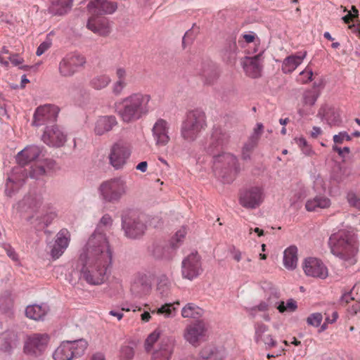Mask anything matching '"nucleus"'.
Instances as JSON below:
<instances>
[{
    "instance_id": "nucleus-19",
    "label": "nucleus",
    "mask_w": 360,
    "mask_h": 360,
    "mask_svg": "<svg viewBox=\"0 0 360 360\" xmlns=\"http://www.w3.org/2000/svg\"><path fill=\"white\" fill-rule=\"evenodd\" d=\"M264 199L262 188L250 187L240 193V204L248 209H255L260 205Z\"/></svg>"
},
{
    "instance_id": "nucleus-55",
    "label": "nucleus",
    "mask_w": 360,
    "mask_h": 360,
    "mask_svg": "<svg viewBox=\"0 0 360 360\" xmlns=\"http://www.w3.org/2000/svg\"><path fill=\"white\" fill-rule=\"evenodd\" d=\"M279 297L280 294L278 291L275 288L271 289L267 299V302L270 307L277 308V306L281 302V301H279Z\"/></svg>"
},
{
    "instance_id": "nucleus-48",
    "label": "nucleus",
    "mask_w": 360,
    "mask_h": 360,
    "mask_svg": "<svg viewBox=\"0 0 360 360\" xmlns=\"http://www.w3.org/2000/svg\"><path fill=\"white\" fill-rule=\"evenodd\" d=\"M157 291L162 297H167L169 294L170 281L165 275H162L159 277L157 285Z\"/></svg>"
},
{
    "instance_id": "nucleus-58",
    "label": "nucleus",
    "mask_w": 360,
    "mask_h": 360,
    "mask_svg": "<svg viewBox=\"0 0 360 360\" xmlns=\"http://www.w3.org/2000/svg\"><path fill=\"white\" fill-rule=\"evenodd\" d=\"M333 141L335 144H341L344 141H351L352 137L346 131H340L338 134L333 136Z\"/></svg>"
},
{
    "instance_id": "nucleus-2",
    "label": "nucleus",
    "mask_w": 360,
    "mask_h": 360,
    "mask_svg": "<svg viewBox=\"0 0 360 360\" xmlns=\"http://www.w3.org/2000/svg\"><path fill=\"white\" fill-rule=\"evenodd\" d=\"M328 245L332 254L342 260L345 266L357 262L359 240L354 228L347 226L333 233L329 238Z\"/></svg>"
},
{
    "instance_id": "nucleus-27",
    "label": "nucleus",
    "mask_w": 360,
    "mask_h": 360,
    "mask_svg": "<svg viewBox=\"0 0 360 360\" xmlns=\"http://www.w3.org/2000/svg\"><path fill=\"white\" fill-rule=\"evenodd\" d=\"M56 162L52 159H39L34 162L29 169V177L38 179L46 174L48 170L54 168Z\"/></svg>"
},
{
    "instance_id": "nucleus-16",
    "label": "nucleus",
    "mask_w": 360,
    "mask_h": 360,
    "mask_svg": "<svg viewBox=\"0 0 360 360\" xmlns=\"http://www.w3.org/2000/svg\"><path fill=\"white\" fill-rule=\"evenodd\" d=\"M122 226L125 236L130 238H137L143 236L146 230L143 220L135 215L123 216Z\"/></svg>"
},
{
    "instance_id": "nucleus-31",
    "label": "nucleus",
    "mask_w": 360,
    "mask_h": 360,
    "mask_svg": "<svg viewBox=\"0 0 360 360\" xmlns=\"http://www.w3.org/2000/svg\"><path fill=\"white\" fill-rule=\"evenodd\" d=\"M319 96V93L314 89L304 91L302 96V106L298 109V114L302 117L313 114L311 108Z\"/></svg>"
},
{
    "instance_id": "nucleus-34",
    "label": "nucleus",
    "mask_w": 360,
    "mask_h": 360,
    "mask_svg": "<svg viewBox=\"0 0 360 360\" xmlns=\"http://www.w3.org/2000/svg\"><path fill=\"white\" fill-rule=\"evenodd\" d=\"M86 27L93 32L102 36H105L110 32L108 23L105 18L89 17Z\"/></svg>"
},
{
    "instance_id": "nucleus-32",
    "label": "nucleus",
    "mask_w": 360,
    "mask_h": 360,
    "mask_svg": "<svg viewBox=\"0 0 360 360\" xmlns=\"http://www.w3.org/2000/svg\"><path fill=\"white\" fill-rule=\"evenodd\" d=\"M115 77L116 80L112 84L111 90L113 95L118 96L128 85L127 70L124 68L117 67L115 70Z\"/></svg>"
},
{
    "instance_id": "nucleus-7",
    "label": "nucleus",
    "mask_w": 360,
    "mask_h": 360,
    "mask_svg": "<svg viewBox=\"0 0 360 360\" xmlns=\"http://www.w3.org/2000/svg\"><path fill=\"white\" fill-rule=\"evenodd\" d=\"M127 181L122 177L103 182L99 186L101 198L106 202H118L128 192Z\"/></svg>"
},
{
    "instance_id": "nucleus-15",
    "label": "nucleus",
    "mask_w": 360,
    "mask_h": 360,
    "mask_svg": "<svg viewBox=\"0 0 360 360\" xmlns=\"http://www.w3.org/2000/svg\"><path fill=\"white\" fill-rule=\"evenodd\" d=\"M25 166L18 165L11 170L6 184L5 193L7 196L11 197L29 176V172Z\"/></svg>"
},
{
    "instance_id": "nucleus-18",
    "label": "nucleus",
    "mask_w": 360,
    "mask_h": 360,
    "mask_svg": "<svg viewBox=\"0 0 360 360\" xmlns=\"http://www.w3.org/2000/svg\"><path fill=\"white\" fill-rule=\"evenodd\" d=\"M304 274L307 276L325 279L328 275V271L323 262L316 257H308L302 264Z\"/></svg>"
},
{
    "instance_id": "nucleus-36",
    "label": "nucleus",
    "mask_w": 360,
    "mask_h": 360,
    "mask_svg": "<svg viewBox=\"0 0 360 360\" xmlns=\"http://www.w3.org/2000/svg\"><path fill=\"white\" fill-rule=\"evenodd\" d=\"M49 311V307L46 304H31L25 309V316L34 321L43 320Z\"/></svg>"
},
{
    "instance_id": "nucleus-24",
    "label": "nucleus",
    "mask_w": 360,
    "mask_h": 360,
    "mask_svg": "<svg viewBox=\"0 0 360 360\" xmlns=\"http://www.w3.org/2000/svg\"><path fill=\"white\" fill-rule=\"evenodd\" d=\"M151 289V282L148 276L143 273H136L131 283L130 290L136 297L148 294Z\"/></svg>"
},
{
    "instance_id": "nucleus-8",
    "label": "nucleus",
    "mask_w": 360,
    "mask_h": 360,
    "mask_svg": "<svg viewBox=\"0 0 360 360\" xmlns=\"http://www.w3.org/2000/svg\"><path fill=\"white\" fill-rule=\"evenodd\" d=\"M88 347L86 340H64L53 352V360H73L84 354Z\"/></svg>"
},
{
    "instance_id": "nucleus-17",
    "label": "nucleus",
    "mask_w": 360,
    "mask_h": 360,
    "mask_svg": "<svg viewBox=\"0 0 360 360\" xmlns=\"http://www.w3.org/2000/svg\"><path fill=\"white\" fill-rule=\"evenodd\" d=\"M229 135L224 129L219 127H214L207 147L208 153L214 155L221 151L229 144Z\"/></svg>"
},
{
    "instance_id": "nucleus-30",
    "label": "nucleus",
    "mask_w": 360,
    "mask_h": 360,
    "mask_svg": "<svg viewBox=\"0 0 360 360\" xmlns=\"http://www.w3.org/2000/svg\"><path fill=\"white\" fill-rule=\"evenodd\" d=\"M117 124L118 122L114 115L100 116L94 124V134L96 136H102L110 131Z\"/></svg>"
},
{
    "instance_id": "nucleus-22",
    "label": "nucleus",
    "mask_w": 360,
    "mask_h": 360,
    "mask_svg": "<svg viewBox=\"0 0 360 360\" xmlns=\"http://www.w3.org/2000/svg\"><path fill=\"white\" fill-rule=\"evenodd\" d=\"M41 140L49 146L60 147L66 141V135L57 125L46 126Z\"/></svg>"
},
{
    "instance_id": "nucleus-37",
    "label": "nucleus",
    "mask_w": 360,
    "mask_h": 360,
    "mask_svg": "<svg viewBox=\"0 0 360 360\" xmlns=\"http://www.w3.org/2000/svg\"><path fill=\"white\" fill-rule=\"evenodd\" d=\"M175 250L176 248H173L171 243L169 245L157 243L152 246L150 252L156 259H171L174 255Z\"/></svg>"
},
{
    "instance_id": "nucleus-56",
    "label": "nucleus",
    "mask_w": 360,
    "mask_h": 360,
    "mask_svg": "<svg viewBox=\"0 0 360 360\" xmlns=\"http://www.w3.org/2000/svg\"><path fill=\"white\" fill-rule=\"evenodd\" d=\"M158 314H163L165 317L173 316L175 314V308L172 304H165L158 309Z\"/></svg>"
},
{
    "instance_id": "nucleus-13",
    "label": "nucleus",
    "mask_w": 360,
    "mask_h": 360,
    "mask_svg": "<svg viewBox=\"0 0 360 360\" xmlns=\"http://www.w3.org/2000/svg\"><path fill=\"white\" fill-rule=\"evenodd\" d=\"M131 153V148L127 145L122 143L113 144L108 155L110 165L117 170L122 169Z\"/></svg>"
},
{
    "instance_id": "nucleus-38",
    "label": "nucleus",
    "mask_w": 360,
    "mask_h": 360,
    "mask_svg": "<svg viewBox=\"0 0 360 360\" xmlns=\"http://www.w3.org/2000/svg\"><path fill=\"white\" fill-rule=\"evenodd\" d=\"M112 224V217L108 214H104L102 218L100 219L99 223L97 225V227L94 232L90 236L88 240H90L93 237L98 239L100 236H102L107 243L108 247L110 246L109 241L108 238L106 237L105 233H104V230L103 228H110Z\"/></svg>"
},
{
    "instance_id": "nucleus-54",
    "label": "nucleus",
    "mask_w": 360,
    "mask_h": 360,
    "mask_svg": "<svg viewBox=\"0 0 360 360\" xmlns=\"http://www.w3.org/2000/svg\"><path fill=\"white\" fill-rule=\"evenodd\" d=\"M313 71L309 67H306V68L302 70L297 77V81L302 84H307L312 80Z\"/></svg>"
},
{
    "instance_id": "nucleus-62",
    "label": "nucleus",
    "mask_w": 360,
    "mask_h": 360,
    "mask_svg": "<svg viewBox=\"0 0 360 360\" xmlns=\"http://www.w3.org/2000/svg\"><path fill=\"white\" fill-rule=\"evenodd\" d=\"M51 46V41L48 39L44 41H43L40 45L38 46L36 54L37 56H41L43 53H44Z\"/></svg>"
},
{
    "instance_id": "nucleus-63",
    "label": "nucleus",
    "mask_w": 360,
    "mask_h": 360,
    "mask_svg": "<svg viewBox=\"0 0 360 360\" xmlns=\"http://www.w3.org/2000/svg\"><path fill=\"white\" fill-rule=\"evenodd\" d=\"M8 60L14 66H18L23 62V59L20 58L18 54L15 53L10 54Z\"/></svg>"
},
{
    "instance_id": "nucleus-20",
    "label": "nucleus",
    "mask_w": 360,
    "mask_h": 360,
    "mask_svg": "<svg viewBox=\"0 0 360 360\" xmlns=\"http://www.w3.org/2000/svg\"><path fill=\"white\" fill-rule=\"evenodd\" d=\"M117 8V3L108 0H91L87 5L89 14L94 18L112 14Z\"/></svg>"
},
{
    "instance_id": "nucleus-3",
    "label": "nucleus",
    "mask_w": 360,
    "mask_h": 360,
    "mask_svg": "<svg viewBox=\"0 0 360 360\" xmlns=\"http://www.w3.org/2000/svg\"><path fill=\"white\" fill-rule=\"evenodd\" d=\"M150 95L134 92L114 103L115 112L122 123L129 124L146 117L151 111Z\"/></svg>"
},
{
    "instance_id": "nucleus-26",
    "label": "nucleus",
    "mask_w": 360,
    "mask_h": 360,
    "mask_svg": "<svg viewBox=\"0 0 360 360\" xmlns=\"http://www.w3.org/2000/svg\"><path fill=\"white\" fill-rule=\"evenodd\" d=\"M70 235L67 229L60 230L56 235L55 243L50 251L53 259L59 258L69 245Z\"/></svg>"
},
{
    "instance_id": "nucleus-59",
    "label": "nucleus",
    "mask_w": 360,
    "mask_h": 360,
    "mask_svg": "<svg viewBox=\"0 0 360 360\" xmlns=\"http://www.w3.org/2000/svg\"><path fill=\"white\" fill-rule=\"evenodd\" d=\"M347 200L351 206L360 210V198L355 193H349L347 195Z\"/></svg>"
},
{
    "instance_id": "nucleus-14",
    "label": "nucleus",
    "mask_w": 360,
    "mask_h": 360,
    "mask_svg": "<svg viewBox=\"0 0 360 360\" xmlns=\"http://www.w3.org/2000/svg\"><path fill=\"white\" fill-rule=\"evenodd\" d=\"M202 271L200 257L197 252H192L181 262V274L184 278L192 281Z\"/></svg>"
},
{
    "instance_id": "nucleus-50",
    "label": "nucleus",
    "mask_w": 360,
    "mask_h": 360,
    "mask_svg": "<svg viewBox=\"0 0 360 360\" xmlns=\"http://www.w3.org/2000/svg\"><path fill=\"white\" fill-rule=\"evenodd\" d=\"M257 145V142H256L253 139H248V141L244 143L242 148L241 156L242 159L244 160H248L250 159L251 154L253 150Z\"/></svg>"
},
{
    "instance_id": "nucleus-49",
    "label": "nucleus",
    "mask_w": 360,
    "mask_h": 360,
    "mask_svg": "<svg viewBox=\"0 0 360 360\" xmlns=\"http://www.w3.org/2000/svg\"><path fill=\"white\" fill-rule=\"evenodd\" d=\"M205 79V83L209 85L214 84L217 79L219 75L215 69L212 67L207 66L200 72Z\"/></svg>"
},
{
    "instance_id": "nucleus-5",
    "label": "nucleus",
    "mask_w": 360,
    "mask_h": 360,
    "mask_svg": "<svg viewBox=\"0 0 360 360\" xmlns=\"http://www.w3.org/2000/svg\"><path fill=\"white\" fill-rule=\"evenodd\" d=\"M206 127L205 112L199 109L190 110L181 124V136L186 142H193Z\"/></svg>"
},
{
    "instance_id": "nucleus-52",
    "label": "nucleus",
    "mask_w": 360,
    "mask_h": 360,
    "mask_svg": "<svg viewBox=\"0 0 360 360\" xmlns=\"http://www.w3.org/2000/svg\"><path fill=\"white\" fill-rule=\"evenodd\" d=\"M134 356V348L129 345H124L120 349L119 360H132Z\"/></svg>"
},
{
    "instance_id": "nucleus-29",
    "label": "nucleus",
    "mask_w": 360,
    "mask_h": 360,
    "mask_svg": "<svg viewBox=\"0 0 360 360\" xmlns=\"http://www.w3.org/2000/svg\"><path fill=\"white\" fill-rule=\"evenodd\" d=\"M226 352L224 348L214 345H205L199 351L195 360H224L226 357Z\"/></svg>"
},
{
    "instance_id": "nucleus-28",
    "label": "nucleus",
    "mask_w": 360,
    "mask_h": 360,
    "mask_svg": "<svg viewBox=\"0 0 360 360\" xmlns=\"http://www.w3.org/2000/svg\"><path fill=\"white\" fill-rule=\"evenodd\" d=\"M269 327L262 322L255 324V341L257 344H264L266 348L270 349L276 346L277 342L271 335L266 334Z\"/></svg>"
},
{
    "instance_id": "nucleus-64",
    "label": "nucleus",
    "mask_w": 360,
    "mask_h": 360,
    "mask_svg": "<svg viewBox=\"0 0 360 360\" xmlns=\"http://www.w3.org/2000/svg\"><path fill=\"white\" fill-rule=\"evenodd\" d=\"M5 250L6 252L7 255L13 261L18 260V255L15 251V250L10 245H6L5 247Z\"/></svg>"
},
{
    "instance_id": "nucleus-41",
    "label": "nucleus",
    "mask_w": 360,
    "mask_h": 360,
    "mask_svg": "<svg viewBox=\"0 0 360 360\" xmlns=\"http://www.w3.org/2000/svg\"><path fill=\"white\" fill-rule=\"evenodd\" d=\"M43 209H46L45 213L37 219V226H39V229L48 227L58 217L56 210L50 207L49 205H44Z\"/></svg>"
},
{
    "instance_id": "nucleus-21",
    "label": "nucleus",
    "mask_w": 360,
    "mask_h": 360,
    "mask_svg": "<svg viewBox=\"0 0 360 360\" xmlns=\"http://www.w3.org/2000/svg\"><path fill=\"white\" fill-rule=\"evenodd\" d=\"M264 51L252 57H245L242 59L241 64L246 75L252 78L260 77L262 70Z\"/></svg>"
},
{
    "instance_id": "nucleus-23",
    "label": "nucleus",
    "mask_w": 360,
    "mask_h": 360,
    "mask_svg": "<svg viewBox=\"0 0 360 360\" xmlns=\"http://www.w3.org/2000/svg\"><path fill=\"white\" fill-rule=\"evenodd\" d=\"M43 149V147L36 145L28 146L18 153L15 158L16 162L20 165H27L32 162H35L41 159Z\"/></svg>"
},
{
    "instance_id": "nucleus-53",
    "label": "nucleus",
    "mask_w": 360,
    "mask_h": 360,
    "mask_svg": "<svg viewBox=\"0 0 360 360\" xmlns=\"http://www.w3.org/2000/svg\"><path fill=\"white\" fill-rule=\"evenodd\" d=\"M297 307V303L292 299L288 300L286 303V305H285V302L283 301H281L279 304L277 306V309L281 313H283L284 311H294L296 310Z\"/></svg>"
},
{
    "instance_id": "nucleus-46",
    "label": "nucleus",
    "mask_w": 360,
    "mask_h": 360,
    "mask_svg": "<svg viewBox=\"0 0 360 360\" xmlns=\"http://www.w3.org/2000/svg\"><path fill=\"white\" fill-rule=\"evenodd\" d=\"M111 82L109 75L103 74L94 77L89 82V85L95 90H102L106 88Z\"/></svg>"
},
{
    "instance_id": "nucleus-43",
    "label": "nucleus",
    "mask_w": 360,
    "mask_h": 360,
    "mask_svg": "<svg viewBox=\"0 0 360 360\" xmlns=\"http://www.w3.org/2000/svg\"><path fill=\"white\" fill-rule=\"evenodd\" d=\"M17 334L11 330H6L0 334V350L8 352L12 349V345L17 340Z\"/></svg>"
},
{
    "instance_id": "nucleus-33",
    "label": "nucleus",
    "mask_w": 360,
    "mask_h": 360,
    "mask_svg": "<svg viewBox=\"0 0 360 360\" xmlns=\"http://www.w3.org/2000/svg\"><path fill=\"white\" fill-rule=\"evenodd\" d=\"M331 205L330 198L325 195H317L308 199L305 203V208L309 212H319L323 209H327Z\"/></svg>"
},
{
    "instance_id": "nucleus-42",
    "label": "nucleus",
    "mask_w": 360,
    "mask_h": 360,
    "mask_svg": "<svg viewBox=\"0 0 360 360\" xmlns=\"http://www.w3.org/2000/svg\"><path fill=\"white\" fill-rule=\"evenodd\" d=\"M72 4V0H53L49 11L53 15H64L71 9Z\"/></svg>"
},
{
    "instance_id": "nucleus-4",
    "label": "nucleus",
    "mask_w": 360,
    "mask_h": 360,
    "mask_svg": "<svg viewBox=\"0 0 360 360\" xmlns=\"http://www.w3.org/2000/svg\"><path fill=\"white\" fill-rule=\"evenodd\" d=\"M213 172L226 184L231 183L240 171L236 156L230 153L221 152L212 155Z\"/></svg>"
},
{
    "instance_id": "nucleus-1",
    "label": "nucleus",
    "mask_w": 360,
    "mask_h": 360,
    "mask_svg": "<svg viewBox=\"0 0 360 360\" xmlns=\"http://www.w3.org/2000/svg\"><path fill=\"white\" fill-rule=\"evenodd\" d=\"M112 252L105 239L100 236L87 240L82 248L77 263L80 278L93 285L105 282L112 266Z\"/></svg>"
},
{
    "instance_id": "nucleus-60",
    "label": "nucleus",
    "mask_w": 360,
    "mask_h": 360,
    "mask_svg": "<svg viewBox=\"0 0 360 360\" xmlns=\"http://www.w3.org/2000/svg\"><path fill=\"white\" fill-rule=\"evenodd\" d=\"M313 188L316 192H324L326 191V185L324 180L320 177H317L314 181Z\"/></svg>"
},
{
    "instance_id": "nucleus-61",
    "label": "nucleus",
    "mask_w": 360,
    "mask_h": 360,
    "mask_svg": "<svg viewBox=\"0 0 360 360\" xmlns=\"http://www.w3.org/2000/svg\"><path fill=\"white\" fill-rule=\"evenodd\" d=\"M264 126L262 123H257L256 127L254 129L253 134L249 137L250 139H253L258 143L259 137L263 131Z\"/></svg>"
},
{
    "instance_id": "nucleus-47",
    "label": "nucleus",
    "mask_w": 360,
    "mask_h": 360,
    "mask_svg": "<svg viewBox=\"0 0 360 360\" xmlns=\"http://www.w3.org/2000/svg\"><path fill=\"white\" fill-rule=\"evenodd\" d=\"M203 313V309L193 303H188L181 310V315L184 318L198 319Z\"/></svg>"
},
{
    "instance_id": "nucleus-25",
    "label": "nucleus",
    "mask_w": 360,
    "mask_h": 360,
    "mask_svg": "<svg viewBox=\"0 0 360 360\" xmlns=\"http://www.w3.org/2000/svg\"><path fill=\"white\" fill-rule=\"evenodd\" d=\"M153 137L158 146H165L169 141V124L163 119H158L153 125Z\"/></svg>"
},
{
    "instance_id": "nucleus-45",
    "label": "nucleus",
    "mask_w": 360,
    "mask_h": 360,
    "mask_svg": "<svg viewBox=\"0 0 360 360\" xmlns=\"http://www.w3.org/2000/svg\"><path fill=\"white\" fill-rule=\"evenodd\" d=\"M237 51L236 42L235 41L228 42L223 51L224 60L229 64L234 63L237 57Z\"/></svg>"
},
{
    "instance_id": "nucleus-35",
    "label": "nucleus",
    "mask_w": 360,
    "mask_h": 360,
    "mask_svg": "<svg viewBox=\"0 0 360 360\" xmlns=\"http://www.w3.org/2000/svg\"><path fill=\"white\" fill-rule=\"evenodd\" d=\"M306 56L307 52L304 51L286 57L282 63V71L285 74L292 72L302 63Z\"/></svg>"
},
{
    "instance_id": "nucleus-51",
    "label": "nucleus",
    "mask_w": 360,
    "mask_h": 360,
    "mask_svg": "<svg viewBox=\"0 0 360 360\" xmlns=\"http://www.w3.org/2000/svg\"><path fill=\"white\" fill-rule=\"evenodd\" d=\"M187 233L186 228L185 226H182L179 230H178L174 236L171 239V245L173 248H178L179 245L181 244L182 241L185 238V236Z\"/></svg>"
},
{
    "instance_id": "nucleus-11",
    "label": "nucleus",
    "mask_w": 360,
    "mask_h": 360,
    "mask_svg": "<svg viewBox=\"0 0 360 360\" xmlns=\"http://www.w3.org/2000/svg\"><path fill=\"white\" fill-rule=\"evenodd\" d=\"M50 337L46 333H34L29 335L24 345V352L32 356H40L46 349Z\"/></svg>"
},
{
    "instance_id": "nucleus-12",
    "label": "nucleus",
    "mask_w": 360,
    "mask_h": 360,
    "mask_svg": "<svg viewBox=\"0 0 360 360\" xmlns=\"http://www.w3.org/2000/svg\"><path fill=\"white\" fill-rule=\"evenodd\" d=\"M59 113V108L52 104L39 106L33 115L32 125L40 127L53 123Z\"/></svg>"
},
{
    "instance_id": "nucleus-40",
    "label": "nucleus",
    "mask_w": 360,
    "mask_h": 360,
    "mask_svg": "<svg viewBox=\"0 0 360 360\" xmlns=\"http://www.w3.org/2000/svg\"><path fill=\"white\" fill-rule=\"evenodd\" d=\"M318 116L322 120H326L330 126L338 125L340 122V115L335 110L327 106H321L318 112Z\"/></svg>"
},
{
    "instance_id": "nucleus-9",
    "label": "nucleus",
    "mask_w": 360,
    "mask_h": 360,
    "mask_svg": "<svg viewBox=\"0 0 360 360\" xmlns=\"http://www.w3.org/2000/svg\"><path fill=\"white\" fill-rule=\"evenodd\" d=\"M208 326L203 321L188 324L183 331L184 340L193 347H198L207 339Z\"/></svg>"
},
{
    "instance_id": "nucleus-6",
    "label": "nucleus",
    "mask_w": 360,
    "mask_h": 360,
    "mask_svg": "<svg viewBox=\"0 0 360 360\" xmlns=\"http://www.w3.org/2000/svg\"><path fill=\"white\" fill-rule=\"evenodd\" d=\"M160 334V331L156 329L147 337L144 342L145 350L148 353L151 352V360H170L174 353L175 340L172 338L162 339L158 345L153 348Z\"/></svg>"
},
{
    "instance_id": "nucleus-44",
    "label": "nucleus",
    "mask_w": 360,
    "mask_h": 360,
    "mask_svg": "<svg viewBox=\"0 0 360 360\" xmlns=\"http://www.w3.org/2000/svg\"><path fill=\"white\" fill-rule=\"evenodd\" d=\"M21 204L23 207L33 212H37L43 205V198L41 195L34 194L25 196Z\"/></svg>"
},
{
    "instance_id": "nucleus-57",
    "label": "nucleus",
    "mask_w": 360,
    "mask_h": 360,
    "mask_svg": "<svg viewBox=\"0 0 360 360\" xmlns=\"http://www.w3.org/2000/svg\"><path fill=\"white\" fill-rule=\"evenodd\" d=\"M323 320V316L321 313L316 312L310 314L307 319V323L309 326L319 327Z\"/></svg>"
},
{
    "instance_id": "nucleus-39",
    "label": "nucleus",
    "mask_w": 360,
    "mask_h": 360,
    "mask_svg": "<svg viewBox=\"0 0 360 360\" xmlns=\"http://www.w3.org/2000/svg\"><path fill=\"white\" fill-rule=\"evenodd\" d=\"M297 248L290 245L284 250L283 265L288 270H294L297 265Z\"/></svg>"
},
{
    "instance_id": "nucleus-10",
    "label": "nucleus",
    "mask_w": 360,
    "mask_h": 360,
    "mask_svg": "<svg viewBox=\"0 0 360 360\" xmlns=\"http://www.w3.org/2000/svg\"><path fill=\"white\" fill-rule=\"evenodd\" d=\"M86 58L78 53L66 55L59 63L58 72L63 77H72L86 63Z\"/></svg>"
}]
</instances>
